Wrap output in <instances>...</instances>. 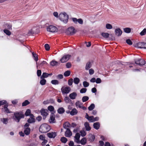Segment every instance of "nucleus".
Masks as SVG:
<instances>
[{
  "label": "nucleus",
  "mask_w": 146,
  "mask_h": 146,
  "mask_svg": "<svg viewBox=\"0 0 146 146\" xmlns=\"http://www.w3.org/2000/svg\"><path fill=\"white\" fill-rule=\"evenodd\" d=\"M50 129V126L46 123L41 125L39 128V131L41 133H46Z\"/></svg>",
  "instance_id": "obj_1"
},
{
  "label": "nucleus",
  "mask_w": 146,
  "mask_h": 146,
  "mask_svg": "<svg viewBox=\"0 0 146 146\" xmlns=\"http://www.w3.org/2000/svg\"><path fill=\"white\" fill-rule=\"evenodd\" d=\"M60 20L66 24L68 21V16L65 12L61 13L59 15Z\"/></svg>",
  "instance_id": "obj_2"
},
{
  "label": "nucleus",
  "mask_w": 146,
  "mask_h": 146,
  "mask_svg": "<svg viewBox=\"0 0 146 146\" xmlns=\"http://www.w3.org/2000/svg\"><path fill=\"white\" fill-rule=\"evenodd\" d=\"M14 116L15 117V120L19 122L20 119L24 117V115L21 112H16L14 113Z\"/></svg>",
  "instance_id": "obj_3"
},
{
  "label": "nucleus",
  "mask_w": 146,
  "mask_h": 146,
  "mask_svg": "<svg viewBox=\"0 0 146 146\" xmlns=\"http://www.w3.org/2000/svg\"><path fill=\"white\" fill-rule=\"evenodd\" d=\"M76 30L73 27L68 28L66 30L65 33L68 35H72L76 33Z\"/></svg>",
  "instance_id": "obj_4"
},
{
  "label": "nucleus",
  "mask_w": 146,
  "mask_h": 146,
  "mask_svg": "<svg viewBox=\"0 0 146 146\" xmlns=\"http://www.w3.org/2000/svg\"><path fill=\"white\" fill-rule=\"evenodd\" d=\"M61 90L62 94L64 95L69 93L71 90V88L68 86L62 87Z\"/></svg>",
  "instance_id": "obj_5"
},
{
  "label": "nucleus",
  "mask_w": 146,
  "mask_h": 146,
  "mask_svg": "<svg viewBox=\"0 0 146 146\" xmlns=\"http://www.w3.org/2000/svg\"><path fill=\"white\" fill-rule=\"evenodd\" d=\"M46 30L48 31L54 33L57 31L58 29L54 25H50L47 27Z\"/></svg>",
  "instance_id": "obj_6"
},
{
  "label": "nucleus",
  "mask_w": 146,
  "mask_h": 146,
  "mask_svg": "<svg viewBox=\"0 0 146 146\" xmlns=\"http://www.w3.org/2000/svg\"><path fill=\"white\" fill-rule=\"evenodd\" d=\"M71 57V55L69 54L64 55L60 59V61L62 63H64L67 61Z\"/></svg>",
  "instance_id": "obj_7"
},
{
  "label": "nucleus",
  "mask_w": 146,
  "mask_h": 146,
  "mask_svg": "<svg viewBox=\"0 0 146 146\" xmlns=\"http://www.w3.org/2000/svg\"><path fill=\"white\" fill-rule=\"evenodd\" d=\"M136 64L140 65H143L145 64V61L143 59H140L135 60Z\"/></svg>",
  "instance_id": "obj_8"
},
{
  "label": "nucleus",
  "mask_w": 146,
  "mask_h": 146,
  "mask_svg": "<svg viewBox=\"0 0 146 146\" xmlns=\"http://www.w3.org/2000/svg\"><path fill=\"white\" fill-rule=\"evenodd\" d=\"M72 20L75 24H77L78 23L79 24L82 25L83 23V21L81 19H77L76 18H72Z\"/></svg>",
  "instance_id": "obj_9"
},
{
  "label": "nucleus",
  "mask_w": 146,
  "mask_h": 146,
  "mask_svg": "<svg viewBox=\"0 0 146 146\" xmlns=\"http://www.w3.org/2000/svg\"><path fill=\"white\" fill-rule=\"evenodd\" d=\"M48 111L47 110L44 109H42L40 110V112L41 115L43 117L44 119H45L46 116L48 115Z\"/></svg>",
  "instance_id": "obj_10"
},
{
  "label": "nucleus",
  "mask_w": 146,
  "mask_h": 146,
  "mask_svg": "<svg viewBox=\"0 0 146 146\" xmlns=\"http://www.w3.org/2000/svg\"><path fill=\"white\" fill-rule=\"evenodd\" d=\"M47 136L50 138H54L56 136V133L55 132H52L47 133Z\"/></svg>",
  "instance_id": "obj_11"
},
{
  "label": "nucleus",
  "mask_w": 146,
  "mask_h": 146,
  "mask_svg": "<svg viewBox=\"0 0 146 146\" xmlns=\"http://www.w3.org/2000/svg\"><path fill=\"white\" fill-rule=\"evenodd\" d=\"M80 137V134L78 133H76L74 137V141L78 143H79Z\"/></svg>",
  "instance_id": "obj_12"
},
{
  "label": "nucleus",
  "mask_w": 146,
  "mask_h": 146,
  "mask_svg": "<svg viewBox=\"0 0 146 146\" xmlns=\"http://www.w3.org/2000/svg\"><path fill=\"white\" fill-rule=\"evenodd\" d=\"M85 118L87 119L90 122H93L94 116H89L86 113L85 116Z\"/></svg>",
  "instance_id": "obj_13"
},
{
  "label": "nucleus",
  "mask_w": 146,
  "mask_h": 146,
  "mask_svg": "<svg viewBox=\"0 0 146 146\" xmlns=\"http://www.w3.org/2000/svg\"><path fill=\"white\" fill-rule=\"evenodd\" d=\"M55 115L53 113L50 116V119L49 120V122L50 123H55Z\"/></svg>",
  "instance_id": "obj_14"
},
{
  "label": "nucleus",
  "mask_w": 146,
  "mask_h": 146,
  "mask_svg": "<svg viewBox=\"0 0 146 146\" xmlns=\"http://www.w3.org/2000/svg\"><path fill=\"white\" fill-rule=\"evenodd\" d=\"M8 104H5L4 106V112L7 113H11V112L9 110L8 108ZM3 108L2 109H3Z\"/></svg>",
  "instance_id": "obj_15"
},
{
  "label": "nucleus",
  "mask_w": 146,
  "mask_h": 146,
  "mask_svg": "<svg viewBox=\"0 0 146 146\" xmlns=\"http://www.w3.org/2000/svg\"><path fill=\"white\" fill-rule=\"evenodd\" d=\"M47 64V62L44 61H43L42 62H41L40 63H38L37 62H36V68L37 69H38V66H39L40 67L39 68H40V67H42L44 65H45L46 64Z\"/></svg>",
  "instance_id": "obj_16"
},
{
  "label": "nucleus",
  "mask_w": 146,
  "mask_h": 146,
  "mask_svg": "<svg viewBox=\"0 0 146 146\" xmlns=\"http://www.w3.org/2000/svg\"><path fill=\"white\" fill-rule=\"evenodd\" d=\"M65 132V136L66 137H70L72 135V133L69 129H67Z\"/></svg>",
  "instance_id": "obj_17"
},
{
  "label": "nucleus",
  "mask_w": 146,
  "mask_h": 146,
  "mask_svg": "<svg viewBox=\"0 0 146 146\" xmlns=\"http://www.w3.org/2000/svg\"><path fill=\"white\" fill-rule=\"evenodd\" d=\"M77 96V93L75 92H73L70 94L69 97L71 99L74 100L76 98Z\"/></svg>",
  "instance_id": "obj_18"
},
{
  "label": "nucleus",
  "mask_w": 146,
  "mask_h": 146,
  "mask_svg": "<svg viewBox=\"0 0 146 146\" xmlns=\"http://www.w3.org/2000/svg\"><path fill=\"white\" fill-rule=\"evenodd\" d=\"M115 35L117 36H120L122 34V32L120 29H117L115 30Z\"/></svg>",
  "instance_id": "obj_19"
},
{
  "label": "nucleus",
  "mask_w": 146,
  "mask_h": 146,
  "mask_svg": "<svg viewBox=\"0 0 146 146\" xmlns=\"http://www.w3.org/2000/svg\"><path fill=\"white\" fill-rule=\"evenodd\" d=\"M24 133L26 135H29L30 133L31 129L30 128H24Z\"/></svg>",
  "instance_id": "obj_20"
},
{
  "label": "nucleus",
  "mask_w": 146,
  "mask_h": 146,
  "mask_svg": "<svg viewBox=\"0 0 146 146\" xmlns=\"http://www.w3.org/2000/svg\"><path fill=\"white\" fill-rule=\"evenodd\" d=\"M100 124L99 122H96L93 124L94 128L96 129H98L100 127Z\"/></svg>",
  "instance_id": "obj_21"
},
{
  "label": "nucleus",
  "mask_w": 146,
  "mask_h": 146,
  "mask_svg": "<svg viewBox=\"0 0 146 146\" xmlns=\"http://www.w3.org/2000/svg\"><path fill=\"white\" fill-rule=\"evenodd\" d=\"M84 125L86 131H89L90 130L91 127L90 126L88 122H85Z\"/></svg>",
  "instance_id": "obj_22"
},
{
  "label": "nucleus",
  "mask_w": 146,
  "mask_h": 146,
  "mask_svg": "<svg viewBox=\"0 0 146 146\" xmlns=\"http://www.w3.org/2000/svg\"><path fill=\"white\" fill-rule=\"evenodd\" d=\"M87 143V139L86 137H83L80 141L79 143H80L82 145H85Z\"/></svg>",
  "instance_id": "obj_23"
},
{
  "label": "nucleus",
  "mask_w": 146,
  "mask_h": 146,
  "mask_svg": "<svg viewBox=\"0 0 146 146\" xmlns=\"http://www.w3.org/2000/svg\"><path fill=\"white\" fill-rule=\"evenodd\" d=\"M78 111L75 108L73 109L72 111L70 112V114L72 115H75L77 114Z\"/></svg>",
  "instance_id": "obj_24"
},
{
  "label": "nucleus",
  "mask_w": 146,
  "mask_h": 146,
  "mask_svg": "<svg viewBox=\"0 0 146 146\" xmlns=\"http://www.w3.org/2000/svg\"><path fill=\"white\" fill-rule=\"evenodd\" d=\"M88 139L90 142H93L94 141L95 139V136L94 135L90 134L89 135Z\"/></svg>",
  "instance_id": "obj_25"
},
{
  "label": "nucleus",
  "mask_w": 146,
  "mask_h": 146,
  "mask_svg": "<svg viewBox=\"0 0 146 146\" xmlns=\"http://www.w3.org/2000/svg\"><path fill=\"white\" fill-rule=\"evenodd\" d=\"M70 124L68 122H66L63 125V127L64 128L66 129H69L68 127H70Z\"/></svg>",
  "instance_id": "obj_26"
},
{
  "label": "nucleus",
  "mask_w": 146,
  "mask_h": 146,
  "mask_svg": "<svg viewBox=\"0 0 146 146\" xmlns=\"http://www.w3.org/2000/svg\"><path fill=\"white\" fill-rule=\"evenodd\" d=\"M57 112L59 114H62L65 112V110L63 107L60 108L58 109Z\"/></svg>",
  "instance_id": "obj_27"
},
{
  "label": "nucleus",
  "mask_w": 146,
  "mask_h": 146,
  "mask_svg": "<svg viewBox=\"0 0 146 146\" xmlns=\"http://www.w3.org/2000/svg\"><path fill=\"white\" fill-rule=\"evenodd\" d=\"M32 54L33 59L35 60V61L36 62L38 59V55L36 53H35L34 52H32Z\"/></svg>",
  "instance_id": "obj_28"
},
{
  "label": "nucleus",
  "mask_w": 146,
  "mask_h": 146,
  "mask_svg": "<svg viewBox=\"0 0 146 146\" xmlns=\"http://www.w3.org/2000/svg\"><path fill=\"white\" fill-rule=\"evenodd\" d=\"M50 64L52 66H54L56 65H58L60 63L55 60H52L50 62Z\"/></svg>",
  "instance_id": "obj_29"
},
{
  "label": "nucleus",
  "mask_w": 146,
  "mask_h": 146,
  "mask_svg": "<svg viewBox=\"0 0 146 146\" xmlns=\"http://www.w3.org/2000/svg\"><path fill=\"white\" fill-rule=\"evenodd\" d=\"M27 121L29 123H32L35 122V120L34 118L30 117L28 119Z\"/></svg>",
  "instance_id": "obj_30"
},
{
  "label": "nucleus",
  "mask_w": 146,
  "mask_h": 146,
  "mask_svg": "<svg viewBox=\"0 0 146 146\" xmlns=\"http://www.w3.org/2000/svg\"><path fill=\"white\" fill-rule=\"evenodd\" d=\"M144 42H139L137 44V46L138 48H143V46Z\"/></svg>",
  "instance_id": "obj_31"
},
{
  "label": "nucleus",
  "mask_w": 146,
  "mask_h": 146,
  "mask_svg": "<svg viewBox=\"0 0 146 146\" xmlns=\"http://www.w3.org/2000/svg\"><path fill=\"white\" fill-rule=\"evenodd\" d=\"M101 35L104 38H107L109 37V34L108 33H103L101 34Z\"/></svg>",
  "instance_id": "obj_32"
},
{
  "label": "nucleus",
  "mask_w": 146,
  "mask_h": 146,
  "mask_svg": "<svg viewBox=\"0 0 146 146\" xmlns=\"http://www.w3.org/2000/svg\"><path fill=\"white\" fill-rule=\"evenodd\" d=\"M80 80L78 78H75L74 79V82L76 84H78L80 82Z\"/></svg>",
  "instance_id": "obj_33"
},
{
  "label": "nucleus",
  "mask_w": 146,
  "mask_h": 146,
  "mask_svg": "<svg viewBox=\"0 0 146 146\" xmlns=\"http://www.w3.org/2000/svg\"><path fill=\"white\" fill-rule=\"evenodd\" d=\"M95 106L94 104H91L90 106L88 108V110L90 111L93 110L95 108Z\"/></svg>",
  "instance_id": "obj_34"
},
{
  "label": "nucleus",
  "mask_w": 146,
  "mask_h": 146,
  "mask_svg": "<svg viewBox=\"0 0 146 146\" xmlns=\"http://www.w3.org/2000/svg\"><path fill=\"white\" fill-rule=\"evenodd\" d=\"M51 83L53 84L56 85H58L59 84V81L57 80H52L51 82Z\"/></svg>",
  "instance_id": "obj_35"
},
{
  "label": "nucleus",
  "mask_w": 146,
  "mask_h": 146,
  "mask_svg": "<svg viewBox=\"0 0 146 146\" xmlns=\"http://www.w3.org/2000/svg\"><path fill=\"white\" fill-rule=\"evenodd\" d=\"M91 67V64L90 62H88L86 64L85 66V69L86 70H88Z\"/></svg>",
  "instance_id": "obj_36"
},
{
  "label": "nucleus",
  "mask_w": 146,
  "mask_h": 146,
  "mask_svg": "<svg viewBox=\"0 0 146 146\" xmlns=\"http://www.w3.org/2000/svg\"><path fill=\"white\" fill-rule=\"evenodd\" d=\"M48 73L46 72H43L42 75L41 76V78H46L48 77Z\"/></svg>",
  "instance_id": "obj_37"
},
{
  "label": "nucleus",
  "mask_w": 146,
  "mask_h": 146,
  "mask_svg": "<svg viewBox=\"0 0 146 146\" xmlns=\"http://www.w3.org/2000/svg\"><path fill=\"white\" fill-rule=\"evenodd\" d=\"M42 80L40 81V84L42 85H44L46 84V80L43 78H41Z\"/></svg>",
  "instance_id": "obj_38"
},
{
  "label": "nucleus",
  "mask_w": 146,
  "mask_h": 146,
  "mask_svg": "<svg viewBox=\"0 0 146 146\" xmlns=\"http://www.w3.org/2000/svg\"><path fill=\"white\" fill-rule=\"evenodd\" d=\"M124 31L127 33H129L131 32V29L128 27H127L124 29Z\"/></svg>",
  "instance_id": "obj_39"
},
{
  "label": "nucleus",
  "mask_w": 146,
  "mask_h": 146,
  "mask_svg": "<svg viewBox=\"0 0 146 146\" xmlns=\"http://www.w3.org/2000/svg\"><path fill=\"white\" fill-rule=\"evenodd\" d=\"M1 121L4 124H7L8 122V119L7 118H3L1 119Z\"/></svg>",
  "instance_id": "obj_40"
},
{
  "label": "nucleus",
  "mask_w": 146,
  "mask_h": 146,
  "mask_svg": "<svg viewBox=\"0 0 146 146\" xmlns=\"http://www.w3.org/2000/svg\"><path fill=\"white\" fill-rule=\"evenodd\" d=\"M75 104L76 107L78 106V107L80 108V107H81L82 106V103H81L79 101H78Z\"/></svg>",
  "instance_id": "obj_41"
},
{
  "label": "nucleus",
  "mask_w": 146,
  "mask_h": 146,
  "mask_svg": "<svg viewBox=\"0 0 146 146\" xmlns=\"http://www.w3.org/2000/svg\"><path fill=\"white\" fill-rule=\"evenodd\" d=\"M71 72L69 70H67L64 72V75L65 77H67L69 76Z\"/></svg>",
  "instance_id": "obj_42"
},
{
  "label": "nucleus",
  "mask_w": 146,
  "mask_h": 146,
  "mask_svg": "<svg viewBox=\"0 0 146 146\" xmlns=\"http://www.w3.org/2000/svg\"><path fill=\"white\" fill-rule=\"evenodd\" d=\"M30 104V102L29 101L27 100H25L24 102L22 103V106H27Z\"/></svg>",
  "instance_id": "obj_43"
},
{
  "label": "nucleus",
  "mask_w": 146,
  "mask_h": 146,
  "mask_svg": "<svg viewBox=\"0 0 146 146\" xmlns=\"http://www.w3.org/2000/svg\"><path fill=\"white\" fill-rule=\"evenodd\" d=\"M146 34V29L144 28L140 33V35L141 36H143Z\"/></svg>",
  "instance_id": "obj_44"
},
{
  "label": "nucleus",
  "mask_w": 146,
  "mask_h": 146,
  "mask_svg": "<svg viewBox=\"0 0 146 146\" xmlns=\"http://www.w3.org/2000/svg\"><path fill=\"white\" fill-rule=\"evenodd\" d=\"M89 99V97L87 96H83L82 99L83 102H85L88 101Z\"/></svg>",
  "instance_id": "obj_45"
},
{
  "label": "nucleus",
  "mask_w": 146,
  "mask_h": 146,
  "mask_svg": "<svg viewBox=\"0 0 146 146\" xmlns=\"http://www.w3.org/2000/svg\"><path fill=\"white\" fill-rule=\"evenodd\" d=\"M4 32L7 35L9 36L11 34V32L10 31L7 29H4L3 30Z\"/></svg>",
  "instance_id": "obj_46"
},
{
  "label": "nucleus",
  "mask_w": 146,
  "mask_h": 146,
  "mask_svg": "<svg viewBox=\"0 0 146 146\" xmlns=\"http://www.w3.org/2000/svg\"><path fill=\"white\" fill-rule=\"evenodd\" d=\"M60 140L62 142L64 143H65L67 141V139L65 137H62L61 138Z\"/></svg>",
  "instance_id": "obj_47"
},
{
  "label": "nucleus",
  "mask_w": 146,
  "mask_h": 146,
  "mask_svg": "<svg viewBox=\"0 0 146 146\" xmlns=\"http://www.w3.org/2000/svg\"><path fill=\"white\" fill-rule=\"evenodd\" d=\"M64 100L65 103L66 104L68 103L69 102L71 101V100L67 96L66 97L64 98Z\"/></svg>",
  "instance_id": "obj_48"
},
{
  "label": "nucleus",
  "mask_w": 146,
  "mask_h": 146,
  "mask_svg": "<svg viewBox=\"0 0 146 146\" xmlns=\"http://www.w3.org/2000/svg\"><path fill=\"white\" fill-rule=\"evenodd\" d=\"M81 135L82 137H84L86 136V132L84 130H81L80 131Z\"/></svg>",
  "instance_id": "obj_49"
},
{
  "label": "nucleus",
  "mask_w": 146,
  "mask_h": 146,
  "mask_svg": "<svg viewBox=\"0 0 146 146\" xmlns=\"http://www.w3.org/2000/svg\"><path fill=\"white\" fill-rule=\"evenodd\" d=\"M112 28V25L110 24L107 23L106 25V28L107 29H111Z\"/></svg>",
  "instance_id": "obj_50"
},
{
  "label": "nucleus",
  "mask_w": 146,
  "mask_h": 146,
  "mask_svg": "<svg viewBox=\"0 0 146 146\" xmlns=\"http://www.w3.org/2000/svg\"><path fill=\"white\" fill-rule=\"evenodd\" d=\"M89 84L88 82L85 81L83 82V85L84 87H87L89 86Z\"/></svg>",
  "instance_id": "obj_51"
},
{
  "label": "nucleus",
  "mask_w": 146,
  "mask_h": 146,
  "mask_svg": "<svg viewBox=\"0 0 146 146\" xmlns=\"http://www.w3.org/2000/svg\"><path fill=\"white\" fill-rule=\"evenodd\" d=\"M48 109L50 111H53L54 110V107L52 106H49L48 108Z\"/></svg>",
  "instance_id": "obj_52"
},
{
  "label": "nucleus",
  "mask_w": 146,
  "mask_h": 146,
  "mask_svg": "<svg viewBox=\"0 0 146 146\" xmlns=\"http://www.w3.org/2000/svg\"><path fill=\"white\" fill-rule=\"evenodd\" d=\"M31 112V110L29 109H28L26 110L25 113V115L26 116H28L29 115Z\"/></svg>",
  "instance_id": "obj_53"
},
{
  "label": "nucleus",
  "mask_w": 146,
  "mask_h": 146,
  "mask_svg": "<svg viewBox=\"0 0 146 146\" xmlns=\"http://www.w3.org/2000/svg\"><path fill=\"white\" fill-rule=\"evenodd\" d=\"M73 82V79L71 78L68 80V83L69 86H71Z\"/></svg>",
  "instance_id": "obj_54"
},
{
  "label": "nucleus",
  "mask_w": 146,
  "mask_h": 146,
  "mask_svg": "<svg viewBox=\"0 0 146 146\" xmlns=\"http://www.w3.org/2000/svg\"><path fill=\"white\" fill-rule=\"evenodd\" d=\"M7 104V101L5 100H3L2 101H0V106L2 105H4V104Z\"/></svg>",
  "instance_id": "obj_55"
},
{
  "label": "nucleus",
  "mask_w": 146,
  "mask_h": 146,
  "mask_svg": "<svg viewBox=\"0 0 146 146\" xmlns=\"http://www.w3.org/2000/svg\"><path fill=\"white\" fill-rule=\"evenodd\" d=\"M87 91V89L86 88H83L81 89L80 91L81 93H85Z\"/></svg>",
  "instance_id": "obj_56"
},
{
  "label": "nucleus",
  "mask_w": 146,
  "mask_h": 146,
  "mask_svg": "<svg viewBox=\"0 0 146 146\" xmlns=\"http://www.w3.org/2000/svg\"><path fill=\"white\" fill-rule=\"evenodd\" d=\"M44 47L46 50L48 51L49 50L50 47L49 45L48 44H45Z\"/></svg>",
  "instance_id": "obj_57"
},
{
  "label": "nucleus",
  "mask_w": 146,
  "mask_h": 146,
  "mask_svg": "<svg viewBox=\"0 0 146 146\" xmlns=\"http://www.w3.org/2000/svg\"><path fill=\"white\" fill-rule=\"evenodd\" d=\"M41 71L40 70H38L37 71V75L38 77L40 76L41 74Z\"/></svg>",
  "instance_id": "obj_58"
},
{
  "label": "nucleus",
  "mask_w": 146,
  "mask_h": 146,
  "mask_svg": "<svg viewBox=\"0 0 146 146\" xmlns=\"http://www.w3.org/2000/svg\"><path fill=\"white\" fill-rule=\"evenodd\" d=\"M126 42L129 45H131L132 44V42L129 39L127 40Z\"/></svg>",
  "instance_id": "obj_59"
},
{
  "label": "nucleus",
  "mask_w": 146,
  "mask_h": 146,
  "mask_svg": "<svg viewBox=\"0 0 146 146\" xmlns=\"http://www.w3.org/2000/svg\"><path fill=\"white\" fill-rule=\"evenodd\" d=\"M96 82L97 84H99L101 82V80L100 78H98L96 80Z\"/></svg>",
  "instance_id": "obj_60"
},
{
  "label": "nucleus",
  "mask_w": 146,
  "mask_h": 146,
  "mask_svg": "<svg viewBox=\"0 0 146 146\" xmlns=\"http://www.w3.org/2000/svg\"><path fill=\"white\" fill-rule=\"evenodd\" d=\"M47 142V141L45 139L43 140V141L42 142L41 144L43 146H44Z\"/></svg>",
  "instance_id": "obj_61"
},
{
  "label": "nucleus",
  "mask_w": 146,
  "mask_h": 146,
  "mask_svg": "<svg viewBox=\"0 0 146 146\" xmlns=\"http://www.w3.org/2000/svg\"><path fill=\"white\" fill-rule=\"evenodd\" d=\"M39 139L42 140L45 139V136L43 135H40L39 136Z\"/></svg>",
  "instance_id": "obj_62"
},
{
  "label": "nucleus",
  "mask_w": 146,
  "mask_h": 146,
  "mask_svg": "<svg viewBox=\"0 0 146 146\" xmlns=\"http://www.w3.org/2000/svg\"><path fill=\"white\" fill-rule=\"evenodd\" d=\"M94 70L92 69H90L89 70V73L90 75H92L94 73Z\"/></svg>",
  "instance_id": "obj_63"
},
{
  "label": "nucleus",
  "mask_w": 146,
  "mask_h": 146,
  "mask_svg": "<svg viewBox=\"0 0 146 146\" xmlns=\"http://www.w3.org/2000/svg\"><path fill=\"white\" fill-rule=\"evenodd\" d=\"M57 77L58 78L61 79L63 78V76L62 74H58L57 75Z\"/></svg>",
  "instance_id": "obj_64"
}]
</instances>
